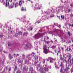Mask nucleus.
Instances as JSON below:
<instances>
[{"instance_id":"obj_43","label":"nucleus","mask_w":73,"mask_h":73,"mask_svg":"<svg viewBox=\"0 0 73 73\" xmlns=\"http://www.w3.org/2000/svg\"><path fill=\"white\" fill-rule=\"evenodd\" d=\"M49 42H49V41H47L46 42L47 44H48V43H49Z\"/></svg>"},{"instance_id":"obj_25","label":"nucleus","mask_w":73,"mask_h":73,"mask_svg":"<svg viewBox=\"0 0 73 73\" xmlns=\"http://www.w3.org/2000/svg\"><path fill=\"white\" fill-rule=\"evenodd\" d=\"M55 67L56 69H59V67H58V66H55Z\"/></svg>"},{"instance_id":"obj_47","label":"nucleus","mask_w":73,"mask_h":73,"mask_svg":"<svg viewBox=\"0 0 73 73\" xmlns=\"http://www.w3.org/2000/svg\"><path fill=\"white\" fill-rule=\"evenodd\" d=\"M71 25H71V24H69V27H71Z\"/></svg>"},{"instance_id":"obj_21","label":"nucleus","mask_w":73,"mask_h":73,"mask_svg":"<svg viewBox=\"0 0 73 73\" xmlns=\"http://www.w3.org/2000/svg\"><path fill=\"white\" fill-rule=\"evenodd\" d=\"M56 46H52L51 47V48H52V49H54V48H56Z\"/></svg>"},{"instance_id":"obj_48","label":"nucleus","mask_w":73,"mask_h":73,"mask_svg":"<svg viewBox=\"0 0 73 73\" xmlns=\"http://www.w3.org/2000/svg\"><path fill=\"white\" fill-rule=\"evenodd\" d=\"M40 72V73H43V71H41Z\"/></svg>"},{"instance_id":"obj_12","label":"nucleus","mask_w":73,"mask_h":73,"mask_svg":"<svg viewBox=\"0 0 73 73\" xmlns=\"http://www.w3.org/2000/svg\"><path fill=\"white\" fill-rule=\"evenodd\" d=\"M21 71L20 70H18L16 72V73H21Z\"/></svg>"},{"instance_id":"obj_33","label":"nucleus","mask_w":73,"mask_h":73,"mask_svg":"<svg viewBox=\"0 0 73 73\" xmlns=\"http://www.w3.org/2000/svg\"><path fill=\"white\" fill-rule=\"evenodd\" d=\"M70 16L71 17H73V15L72 14L70 15Z\"/></svg>"},{"instance_id":"obj_38","label":"nucleus","mask_w":73,"mask_h":73,"mask_svg":"<svg viewBox=\"0 0 73 73\" xmlns=\"http://www.w3.org/2000/svg\"><path fill=\"white\" fill-rule=\"evenodd\" d=\"M32 54H33V55H34L35 54V53L34 52H32Z\"/></svg>"},{"instance_id":"obj_24","label":"nucleus","mask_w":73,"mask_h":73,"mask_svg":"<svg viewBox=\"0 0 73 73\" xmlns=\"http://www.w3.org/2000/svg\"><path fill=\"white\" fill-rule=\"evenodd\" d=\"M60 66H61V67H62V66H63V63H62V62H61L60 64Z\"/></svg>"},{"instance_id":"obj_18","label":"nucleus","mask_w":73,"mask_h":73,"mask_svg":"<svg viewBox=\"0 0 73 73\" xmlns=\"http://www.w3.org/2000/svg\"><path fill=\"white\" fill-rule=\"evenodd\" d=\"M72 49H71V48H69V49H68V48H67V49H66V50H67V52H68L69 51H70Z\"/></svg>"},{"instance_id":"obj_11","label":"nucleus","mask_w":73,"mask_h":73,"mask_svg":"<svg viewBox=\"0 0 73 73\" xmlns=\"http://www.w3.org/2000/svg\"><path fill=\"white\" fill-rule=\"evenodd\" d=\"M61 19H62L63 20H64V18H65V17H64V15H61Z\"/></svg>"},{"instance_id":"obj_7","label":"nucleus","mask_w":73,"mask_h":73,"mask_svg":"<svg viewBox=\"0 0 73 73\" xmlns=\"http://www.w3.org/2000/svg\"><path fill=\"white\" fill-rule=\"evenodd\" d=\"M22 11H27V9H26V7H22V9H21Z\"/></svg>"},{"instance_id":"obj_32","label":"nucleus","mask_w":73,"mask_h":73,"mask_svg":"<svg viewBox=\"0 0 73 73\" xmlns=\"http://www.w3.org/2000/svg\"><path fill=\"white\" fill-rule=\"evenodd\" d=\"M59 52H59V51H58V52L57 53V56H58V53H59Z\"/></svg>"},{"instance_id":"obj_37","label":"nucleus","mask_w":73,"mask_h":73,"mask_svg":"<svg viewBox=\"0 0 73 73\" xmlns=\"http://www.w3.org/2000/svg\"><path fill=\"white\" fill-rule=\"evenodd\" d=\"M50 33L51 34H52L53 33V31H50Z\"/></svg>"},{"instance_id":"obj_54","label":"nucleus","mask_w":73,"mask_h":73,"mask_svg":"<svg viewBox=\"0 0 73 73\" xmlns=\"http://www.w3.org/2000/svg\"><path fill=\"white\" fill-rule=\"evenodd\" d=\"M71 27H73V24H72V25H71Z\"/></svg>"},{"instance_id":"obj_62","label":"nucleus","mask_w":73,"mask_h":73,"mask_svg":"<svg viewBox=\"0 0 73 73\" xmlns=\"http://www.w3.org/2000/svg\"><path fill=\"white\" fill-rule=\"evenodd\" d=\"M17 56H19V54H17Z\"/></svg>"},{"instance_id":"obj_41","label":"nucleus","mask_w":73,"mask_h":73,"mask_svg":"<svg viewBox=\"0 0 73 73\" xmlns=\"http://www.w3.org/2000/svg\"><path fill=\"white\" fill-rule=\"evenodd\" d=\"M37 9H40V8L39 7H38Z\"/></svg>"},{"instance_id":"obj_19","label":"nucleus","mask_w":73,"mask_h":73,"mask_svg":"<svg viewBox=\"0 0 73 73\" xmlns=\"http://www.w3.org/2000/svg\"><path fill=\"white\" fill-rule=\"evenodd\" d=\"M71 57H72V56H71V55H70L68 57V61H69V60H70V58H71Z\"/></svg>"},{"instance_id":"obj_3","label":"nucleus","mask_w":73,"mask_h":73,"mask_svg":"<svg viewBox=\"0 0 73 73\" xmlns=\"http://www.w3.org/2000/svg\"><path fill=\"white\" fill-rule=\"evenodd\" d=\"M60 59L61 61H63V62H65V58H64V55H60Z\"/></svg>"},{"instance_id":"obj_15","label":"nucleus","mask_w":73,"mask_h":73,"mask_svg":"<svg viewBox=\"0 0 73 73\" xmlns=\"http://www.w3.org/2000/svg\"><path fill=\"white\" fill-rule=\"evenodd\" d=\"M23 70H25V71H26V72H27V70H26V68L25 67H24L23 68Z\"/></svg>"},{"instance_id":"obj_53","label":"nucleus","mask_w":73,"mask_h":73,"mask_svg":"<svg viewBox=\"0 0 73 73\" xmlns=\"http://www.w3.org/2000/svg\"><path fill=\"white\" fill-rule=\"evenodd\" d=\"M47 39H49V37H48V36H47Z\"/></svg>"},{"instance_id":"obj_28","label":"nucleus","mask_w":73,"mask_h":73,"mask_svg":"<svg viewBox=\"0 0 73 73\" xmlns=\"http://www.w3.org/2000/svg\"><path fill=\"white\" fill-rule=\"evenodd\" d=\"M15 37H17V36H18V34L16 33L15 34Z\"/></svg>"},{"instance_id":"obj_35","label":"nucleus","mask_w":73,"mask_h":73,"mask_svg":"<svg viewBox=\"0 0 73 73\" xmlns=\"http://www.w3.org/2000/svg\"><path fill=\"white\" fill-rule=\"evenodd\" d=\"M18 61L19 62H20V63H21V60H18Z\"/></svg>"},{"instance_id":"obj_64","label":"nucleus","mask_w":73,"mask_h":73,"mask_svg":"<svg viewBox=\"0 0 73 73\" xmlns=\"http://www.w3.org/2000/svg\"><path fill=\"white\" fill-rule=\"evenodd\" d=\"M23 3H24V1H23Z\"/></svg>"},{"instance_id":"obj_6","label":"nucleus","mask_w":73,"mask_h":73,"mask_svg":"<svg viewBox=\"0 0 73 73\" xmlns=\"http://www.w3.org/2000/svg\"><path fill=\"white\" fill-rule=\"evenodd\" d=\"M9 1L7 0L6 2V7H7L9 6Z\"/></svg>"},{"instance_id":"obj_16","label":"nucleus","mask_w":73,"mask_h":73,"mask_svg":"<svg viewBox=\"0 0 73 73\" xmlns=\"http://www.w3.org/2000/svg\"><path fill=\"white\" fill-rule=\"evenodd\" d=\"M69 69V67H66L65 69L66 70H68Z\"/></svg>"},{"instance_id":"obj_61","label":"nucleus","mask_w":73,"mask_h":73,"mask_svg":"<svg viewBox=\"0 0 73 73\" xmlns=\"http://www.w3.org/2000/svg\"><path fill=\"white\" fill-rule=\"evenodd\" d=\"M1 37V35H0V37Z\"/></svg>"},{"instance_id":"obj_42","label":"nucleus","mask_w":73,"mask_h":73,"mask_svg":"<svg viewBox=\"0 0 73 73\" xmlns=\"http://www.w3.org/2000/svg\"><path fill=\"white\" fill-rule=\"evenodd\" d=\"M9 71H11V69L9 68Z\"/></svg>"},{"instance_id":"obj_23","label":"nucleus","mask_w":73,"mask_h":73,"mask_svg":"<svg viewBox=\"0 0 73 73\" xmlns=\"http://www.w3.org/2000/svg\"><path fill=\"white\" fill-rule=\"evenodd\" d=\"M29 46H30V44H27L26 45V46L27 47H29Z\"/></svg>"},{"instance_id":"obj_2","label":"nucleus","mask_w":73,"mask_h":73,"mask_svg":"<svg viewBox=\"0 0 73 73\" xmlns=\"http://www.w3.org/2000/svg\"><path fill=\"white\" fill-rule=\"evenodd\" d=\"M43 52L44 53V54H47L48 53V50L46 48H45V47H44L43 48Z\"/></svg>"},{"instance_id":"obj_50","label":"nucleus","mask_w":73,"mask_h":73,"mask_svg":"<svg viewBox=\"0 0 73 73\" xmlns=\"http://www.w3.org/2000/svg\"><path fill=\"white\" fill-rule=\"evenodd\" d=\"M25 34H26V33H25L23 34V35H25Z\"/></svg>"},{"instance_id":"obj_5","label":"nucleus","mask_w":73,"mask_h":73,"mask_svg":"<svg viewBox=\"0 0 73 73\" xmlns=\"http://www.w3.org/2000/svg\"><path fill=\"white\" fill-rule=\"evenodd\" d=\"M48 58L50 60V63L53 62V60H55L54 59H53V58L50 57H49Z\"/></svg>"},{"instance_id":"obj_30","label":"nucleus","mask_w":73,"mask_h":73,"mask_svg":"<svg viewBox=\"0 0 73 73\" xmlns=\"http://www.w3.org/2000/svg\"><path fill=\"white\" fill-rule=\"evenodd\" d=\"M44 62H43V64H45V60H43Z\"/></svg>"},{"instance_id":"obj_58","label":"nucleus","mask_w":73,"mask_h":73,"mask_svg":"<svg viewBox=\"0 0 73 73\" xmlns=\"http://www.w3.org/2000/svg\"><path fill=\"white\" fill-rule=\"evenodd\" d=\"M37 6V5L36 4L35 5V7Z\"/></svg>"},{"instance_id":"obj_13","label":"nucleus","mask_w":73,"mask_h":73,"mask_svg":"<svg viewBox=\"0 0 73 73\" xmlns=\"http://www.w3.org/2000/svg\"><path fill=\"white\" fill-rule=\"evenodd\" d=\"M17 66H15V68L14 69V71H16V70H17Z\"/></svg>"},{"instance_id":"obj_9","label":"nucleus","mask_w":73,"mask_h":73,"mask_svg":"<svg viewBox=\"0 0 73 73\" xmlns=\"http://www.w3.org/2000/svg\"><path fill=\"white\" fill-rule=\"evenodd\" d=\"M72 60H70V64H73V57L72 59Z\"/></svg>"},{"instance_id":"obj_10","label":"nucleus","mask_w":73,"mask_h":73,"mask_svg":"<svg viewBox=\"0 0 73 73\" xmlns=\"http://www.w3.org/2000/svg\"><path fill=\"white\" fill-rule=\"evenodd\" d=\"M22 5V3H21V1H19V5L20 6H21Z\"/></svg>"},{"instance_id":"obj_29","label":"nucleus","mask_w":73,"mask_h":73,"mask_svg":"<svg viewBox=\"0 0 73 73\" xmlns=\"http://www.w3.org/2000/svg\"><path fill=\"white\" fill-rule=\"evenodd\" d=\"M62 70H63L62 69V68H61V70H60V72H62Z\"/></svg>"},{"instance_id":"obj_34","label":"nucleus","mask_w":73,"mask_h":73,"mask_svg":"<svg viewBox=\"0 0 73 73\" xmlns=\"http://www.w3.org/2000/svg\"><path fill=\"white\" fill-rule=\"evenodd\" d=\"M22 57H25V54H23Z\"/></svg>"},{"instance_id":"obj_26","label":"nucleus","mask_w":73,"mask_h":73,"mask_svg":"<svg viewBox=\"0 0 73 73\" xmlns=\"http://www.w3.org/2000/svg\"><path fill=\"white\" fill-rule=\"evenodd\" d=\"M30 70H31V72L32 71H33V68L32 67H31L30 69Z\"/></svg>"},{"instance_id":"obj_55","label":"nucleus","mask_w":73,"mask_h":73,"mask_svg":"<svg viewBox=\"0 0 73 73\" xmlns=\"http://www.w3.org/2000/svg\"><path fill=\"white\" fill-rule=\"evenodd\" d=\"M10 45H10V44H8V46H10Z\"/></svg>"},{"instance_id":"obj_4","label":"nucleus","mask_w":73,"mask_h":73,"mask_svg":"<svg viewBox=\"0 0 73 73\" xmlns=\"http://www.w3.org/2000/svg\"><path fill=\"white\" fill-rule=\"evenodd\" d=\"M40 36V35H39V33H38L36 35H35V36H34V38H39V36Z\"/></svg>"},{"instance_id":"obj_56","label":"nucleus","mask_w":73,"mask_h":73,"mask_svg":"<svg viewBox=\"0 0 73 73\" xmlns=\"http://www.w3.org/2000/svg\"><path fill=\"white\" fill-rule=\"evenodd\" d=\"M44 42H45L46 43V40H44Z\"/></svg>"},{"instance_id":"obj_57","label":"nucleus","mask_w":73,"mask_h":73,"mask_svg":"<svg viewBox=\"0 0 73 73\" xmlns=\"http://www.w3.org/2000/svg\"><path fill=\"white\" fill-rule=\"evenodd\" d=\"M45 39H46V38H44V40H45Z\"/></svg>"},{"instance_id":"obj_51","label":"nucleus","mask_w":73,"mask_h":73,"mask_svg":"<svg viewBox=\"0 0 73 73\" xmlns=\"http://www.w3.org/2000/svg\"><path fill=\"white\" fill-rule=\"evenodd\" d=\"M6 70H7V69H8V67H6Z\"/></svg>"},{"instance_id":"obj_39","label":"nucleus","mask_w":73,"mask_h":73,"mask_svg":"<svg viewBox=\"0 0 73 73\" xmlns=\"http://www.w3.org/2000/svg\"><path fill=\"white\" fill-rule=\"evenodd\" d=\"M9 1H10V2H12V0H9Z\"/></svg>"},{"instance_id":"obj_40","label":"nucleus","mask_w":73,"mask_h":73,"mask_svg":"<svg viewBox=\"0 0 73 73\" xmlns=\"http://www.w3.org/2000/svg\"><path fill=\"white\" fill-rule=\"evenodd\" d=\"M70 7H73V5H72V4H71L70 5Z\"/></svg>"},{"instance_id":"obj_20","label":"nucleus","mask_w":73,"mask_h":73,"mask_svg":"<svg viewBox=\"0 0 73 73\" xmlns=\"http://www.w3.org/2000/svg\"><path fill=\"white\" fill-rule=\"evenodd\" d=\"M68 13H69V12L71 11V9H68Z\"/></svg>"},{"instance_id":"obj_46","label":"nucleus","mask_w":73,"mask_h":73,"mask_svg":"<svg viewBox=\"0 0 73 73\" xmlns=\"http://www.w3.org/2000/svg\"><path fill=\"white\" fill-rule=\"evenodd\" d=\"M69 42H67L66 43V44H68Z\"/></svg>"},{"instance_id":"obj_14","label":"nucleus","mask_w":73,"mask_h":73,"mask_svg":"<svg viewBox=\"0 0 73 73\" xmlns=\"http://www.w3.org/2000/svg\"><path fill=\"white\" fill-rule=\"evenodd\" d=\"M0 2H1V3H4V0H0Z\"/></svg>"},{"instance_id":"obj_27","label":"nucleus","mask_w":73,"mask_h":73,"mask_svg":"<svg viewBox=\"0 0 73 73\" xmlns=\"http://www.w3.org/2000/svg\"><path fill=\"white\" fill-rule=\"evenodd\" d=\"M50 17L52 18L53 17H54V15H50Z\"/></svg>"},{"instance_id":"obj_22","label":"nucleus","mask_w":73,"mask_h":73,"mask_svg":"<svg viewBox=\"0 0 73 73\" xmlns=\"http://www.w3.org/2000/svg\"><path fill=\"white\" fill-rule=\"evenodd\" d=\"M68 34L69 36H70V32L68 31Z\"/></svg>"},{"instance_id":"obj_31","label":"nucleus","mask_w":73,"mask_h":73,"mask_svg":"<svg viewBox=\"0 0 73 73\" xmlns=\"http://www.w3.org/2000/svg\"><path fill=\"white\" fill-rule=\"evenodd\" d=\"M56 49H55V50L54 51V52H55V53H56Z\"/></svg>"},{"instance_id":"obj_63","label":"nucleus","mask_w":73,"mask_h":73,"mask_svg":"<svg viewBox=\"0 0 73 73\" xmlns=\"http://www.w3.org/2000/svg\"><path fill=\"white\" fill-rule=\"evenodd\" d=\"M40 21L39 22H38V23H40Z\"/></svg>"},{"instance_id":"obj_49","label":"nucleus","mask_w":73,"mask_h":73,"mask_svg":"<svg viewBox=\"0 0 73 73\" xmlns=\"http://www.w3.org/2000/svg\"><path fill=\"white\" fill-rule=\"evenodd\" d=\"M61 49H62V50H63V49H64V48L62 47Z\"/></svg>"},{"instance_id":"obj_17","label":"nucleus","mask_w":73,"mask_h":73,"mask_svg":"<svg viewBox=\"0 0 73 73\" xmlns=\"http://www.w3.org/2000/svg\"><path fill=\"white\" fill-rule=\"evenodd\" d=\"M18 34L20 35H22V32L21 31H20L18 32Z\"/></svg>"},{"instance_id":"obj_60","label":"nucleus","mask_w":73,"mask_h":73,"mask_svg":"<svg viewBox=\"0 0 73 73\" xmlns=\"http://www.w3.org/2000/svg\"><path fill=\"white\" fill-rule=\"evenodd\" d=\"M58 49L59 50H60V48H58Z\"/></svg>"},{"instance_id":"obj_1","label":"nucleus","mask_w":73,"mask_h":73,"mask_svg":"<svg viewBox=\"0 0 73 73\" xmlns=\"http://www.w3.org/2000/svg\"><path fill=\"white\" fill-rule=\"evenodd\" d=\"M14 5H15V8H16L17 7H18L19 6V4L17 3H13V4H11V8H13L14 7Z\"/></svg>"},{"instance_id":"obj_52","label":"nucleus","mask_w":73,"mask_h":73,"mask_svg":"<svg viewBox=\"0 0 73 73\" xmlns=\"http://www.w3.org/2000/svg\"><path fill=\"white\" fill-rule=\"evenodd\" d=\"M29 1L30 2L31 1V0H27V1Z\"/></svg>"},{"instance_id":"obj_45","label":"nucleus","mask_w":73,"mask_h":73,"mask_svg":"<svg viewBox=\"0 0 73 73\" xmlns=\"http://www.w3.org/2000/svg\"><path fill=\"white\" fill-rule=\"evenodd\" d=\"M51 42L52 43H53V41H52V40H51Z\"/></svg>"},{"instance_id":"obj_59","label":"nucleus","mask_w":73,"mask_h":73,"mask_svg":"<svg viewBox=\"0 0 73 73\" xmlns=\"http://www.w3.org/2000/svg\"><path fill=\"white\" fill-rule=\"evenodd\" d=\"M59 27H61V25H59Z\"/></svg>"},{"instance_id":"obj_44","label":"nucleus","mask_w":73,"mask_h":73,"mask_svg":"<svg viewBox=\"0 0 73 73\" xmlns=\"http://www.w3.org/2000/svg\"><path fill=\"white\" fill-rule=\"evenodd\" d=\"M32 29H33V28H31L30 30H31V31H32Z\"/></svg>"},{"instance_id":"obj_8","label":"nucleus","mask_w":73,"mask_h":73,"mask_svg":"<svg viewBox=\"0 0 73 73\" xmlns=\"http://www.w3.org/2000/svg\"><path fill=\"white\" fill-rule=\"evenodd\" d=\"M9 57L10 60L13 58V57L11 56V54H9Z\"/></svg>"},{"instance_id":"obj_36","label":"nucleus","mask_w":73,"mask_h":73,"mask_svg":"<svg viewBox=\"0 0 73 73\" xmlns=\"http://www.w3.org/2000/svg\"><path fill=\"white\" fill-rule=\"evenodd\" d=\"M62 41H63V42H65L66 41L65 40V39L62 40Z\"/></svg>"}]
</instances>
